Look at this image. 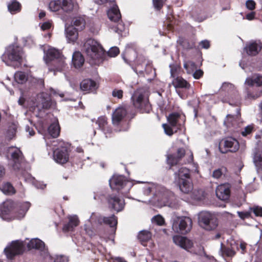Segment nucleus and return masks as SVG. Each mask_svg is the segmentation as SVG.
<instances>
[{"instance_id":"f257e3e1","label":"nucleus","mask_w":262,"mask_h":262,"mask_svg":"<svg viewBox=\"0 0 262 262\" xmlns=\"http://www.w3.org/2000/svg\"><path fill=\"white\" fill-rule=\"evenodd\" d=\"M29 202L18 203L11 200H7L0 207L3 216L10 215L11 217L21 219L24 217L30 207Z\"/></svg>"},{"instance_id":"f03ea898","label":"nucleus","mask_w":262,"mask_h":262,"mask_svg":"<svg viewBox=\"0 0 262 262\" xmlns=\"http://www.w3.org/2000/svg\"><path fill=\"white\" fill-rule=\"evenodd\" d=\"M84 50L92 65L98 66L105 59L106 53L104 49L94 39H88L84 45Z\"/></svg>"},{"instance_id":"7ed1b4c3","label":"nucleus","mask_w":262,"mask_h":262,"mask_svg":"<svg viewBox=\"0 0 262 262\" xmlns=\"http://www.w3.org/2000/svg\"><path fill=\"white\" fill-rule=\"evenodd\" d=\"M133 106L140 113H149L152 110L149 98L145 91L137 90L134 92L131 97Z\"/></svg>"},{"instance_id":"20e7f679","label":"nucleus","mask_w":262,"mask_h":262,"mask_svg":"<svg viewBox=\"0 0 262 262\" xmlns=\"http://www.w3.org/2000/svg\"><path fill=\"white\" fill-rule=\"evenodd\" d=\"M45 59L50 67L51 71H61L65 66L64 58L58 50L55 48L49 49L46 53Z\"/></svg>"},{"instance_id":"39448f33","label":"nucleus","mask_w":262,"mask_h":262,"mask_svg":"<svg viewBox=\"0 0 262 262\" xmlns=\"http://www.w3.org/2000/svg\"><path fill=\"white\" fill-rule=\"evenodd\" d=\"M127 111L123 107H118L113 113L112 123L115 132L127 131L129 128L128 122L125 119Z\"/></svg>"},{"instance_id":"423d86ee","label":"nucleus","mask_w":262,"mask_h":262,"mask_svg":"<svg viewBox=\"0 0 262 262\" xmlns=\"http://www.w3.org/2000/svg\"><path fill=\"white\" fill-rule=\"evenodd\" d=\"M190 176V171L186 167H181L174 173V182L184 193H189L192 190V185L189 180Z\"/></svg>"},{"instance_id":"0eeeda50","label":"nucleus","mask_w":262,"mask_h":262,"mask_svg":"<svg viewBox=\"0 0 262 262\" xmlns=\"http://www.w3.org/2000/svg\"><path fill=\"white\" fill-rule=\"evenodd\" d=\"M245 83L252 87L253 92L247 90V97L249 99H255L262 95V76L257 74L251 77H248Z\"/></svg>"},{"instance_id":"6e6552de","label":"nucleus","mask_w":262,"mask_h":262,"mask_svg":"<svg viewBox=\"0 0 262 262\" xmlns=\"http://www.w3.org/2000/svg\"><path fill=\"white\" fill-rule=\"evenodd\" d=\"M23 48L15 45L9 46L5 52L2 55V60L5 63L9 61H17L21 63L23 60Z\"/></svg>"},{"instance_id":"1a4fd4ad","label":"nucleus","mask_w":262,"mask_h":262,"mask_svg":"<svg viewBox=\"0 0 262 262\" xmlns=\"http://www.w3.org/2000/svg\"><path fill=\"white\" fill-rule=\"evenodd\" d=\"M25 250V242L16 240L12 241L11 244L5 249L4 252L8 259H13L16 255L23 254Z\"/></svg>"},{"instance_id":"9d476101","label":"nucleus","mask_w":262,"mask_h":262,"mask_svg":"<svg viewBox=\"0 0 262 262\" xmlns=\"http://www.w3.org/2000/svg\"><path fill=\"white\" fill-rule=\"evenodd\" d=\"M200 223L205 230L211 231L217 227L218 220L214 214L209 212H204L200 215Z\"/></svg>"},{"instance_id":"9b49d317","label":"nucleus","mask_w":262,"mask_h":262,"mask_svg":"<svg viewBox=\"0 0 262 262\" xmlns=\"http://www.w3.org/2000/svg\"><path fill=\"white\" fill-rule=\"evenodd\" d=\"M239 145L238 141L232 137L223 139L219 143V150L223 154L228 152H235L239 149Z\"/></svg>"},{"instance_id":"f8f14e48","label":"nucleus","mask_w":262,"mask_h":262,"mask_svg":"<svg viewBox=\"0 0 262 262\" xmlns=\"http://www.w3.org/2000/svg\"><path fill=\"white\" fill-rule=\"evenodd\" d=\"M106 199L109 208L116 211L117 212L123 210L125 205V201L124 199L119 195L109 194Z\"/></svg>"},{"instance_id":"ddd939ff","label":"nucleus","mask_w":262,"mask_h":262,"mask_svg":"<svg viewBox=\"0 0 262 262\" xmlns=\"http://www.w3.org/2000/svg\"><path fill=\"white\" fill-rule=\"evenodd\" d=\"M186 155V150L183 147L178 148L176 154H168L166 156V163L169 166V169L179 164Z\"/></svg>"},{"instance_id":"4468645a","label":"nucleus","mask_w":262,"mask_h":262,"mask_svg":"<svg viewBox=\"0 0 262 262\" xmlns=\"http://www.w3.org/2000/svg\"><path fill=\"white\" fill-rule=\"evenodd\" d=\"M192 222L191 219L187 216H183L178 220V222L173 225V228L178 226L179 229L177 231L182 234H185L191 230L192 228Z\"/></svg>"},{"instance_id":"2eb2a0df","label":"nucleus","mask_w":262,"mask_h":262,"mask_svg":"<svg viewBox=\"0 0 262 262\" xmlns=\"http://www.w3.org/2000/svg\"><path fill=\"white\" fill-rule=\"evenodd\" d=\"M262 49V43L260 40H251L246 43L244 51L250 56H255Z\"/></svg>"},{"instance_id":"dca6fc26","label":"nucleus","mask_w":262,"mask_h":262,"mask_svg":"<svg viewBox=\"0 0 262 262\" xmlns=\"http://www.w3.org/2000/svg\"><path fill=\"white\" fill-rule=\"evenodd\" d=\"M9 152L10 154L11 159L13 162L12 165L14 170H18L20 167L23 154L19 148L11 146L9 148Z\"/></svg>"},{"instance_id":"f3484780","label":"nucleus","mask_w":262,"mask_h":262,"mask_svg":"<svg viewBox=\"0 0 262 262\" xmlns=\"http://www.w3.org/2000/svg\"><path fill=\"white\" fill-rule=\"evenodd\" d=\"M54 158L55 161L60 164L66 163L69 158V150L66 147L57 148L54 151Z\"/></svg>"},{"instance_id":"a211bd4d","label":"nucleus","mask_w":262,"mask_h":262,"mask_svg":"<svg viewBox=\"0 0 262 262\" xmlns=\"http://www.w3.org/2000/svg\"><path fill=\"white\" fill-rule=\"evenodd\" d=\"M128 182L125 177L123 176H114L110 180V185L113 189L120 190L123 188Z\"/></svg>"},{"instance_id":"6ab92c4d","label":"nucleus","mask_w":262,"mask_h":262,"mask_svg":"<svg viewBox=\"0 0 262 262\" xmlns=\"http://www.w3.org/2000/svg\"><path fill=\"white\" fill-rule=\"evenodd\" d=\"M216 196L221 200H228L230 195V186L228 183L219 185L216 190Z\"/></svg>"},{"instance_id":"aec40b11","label":"nucleus","mask_w":262,"mask_h":262,"mask_svg":"<svg viewBox=\"0 0 262 262\" xmlns=\"http://www.w3.org/2000/svg\"><path fill=\"white\" fill-rule=\"evenodd\" d=\"M181 118V115L179 113L174 112L170 114L167 119L170 126L177 127V130H182L185 120H183V124H182L179 122Z\"/></svg>"},{"instance_id":"412c9836","label":"nucleus","mask_w":262,"mask_h":262,"mask_svg":"<svg viewBox=\"0 0 262 262\" xmlns=\"http://www.w3.org/2000/svg\"><path fill=\"white\" fill-rule=\"evenodd\" d=\"M172 240L176 245L185 250L191 249L193 246V243L191 241L181 235L173 236Z\"/></svg>"},{"instance_id":"4be33fe9","label":"nucleus","mask_w":262,"mask_h":262,"mask_svg":"<svg viewBox=\"0 0 262 262\" xmlns=\"http://www.w3.org/2000/svg\"><path fill=\"white\" fill-rule=\"evenodd\" d=\"M240 111L241 109L239 108L236 109L237 115L235 117L232 115H228L227 116L224 123L228 128H230L233 127L235 128L238 126L239 117L241 116Z\"/></svg>"},{"instance_id":"5701e85b","label":"nucleus","mask_w":262,"mask_h":262,"mask_svg":"<svg viewBox=\"0 0 262 262\" xmlns=\"http://www.w3.org/2000/svg\"><path fill=\"white\" fill-rule=\"evenodd\" d=\"M80 86L82 91L88 92H95L97 88L95 81L91 79L83 80L81 82Z\"/></svg>"},{"instance_id":"b1692460","label":"nucleus","mask_w":262,"mask_h":262,"mask_svg":"<svg viewBox=\"0 0 262 262\" xmlns=\"http://www.w3.org/2000/svg\"><path fill=\"white\" fill-rule=\"evenodd\" d=\"M79 221L76 216H70L68 223L63 225L62 231L64 232L73 231L75 228L79 225Z\"/></svg>"},{"instance_id":"393cba45","label":"nucleus","mask_w":262,"mask_h":262,"mask_svg":"<svg viewBox=\"0 0 262 262\" xmlns=\"http://www.w3.org/2000/svg\"><path fill=\"white\" fill-rule=\"evenodd\" d=\"M85 59L82 54L79 51L75 52L72 56V64L73 67L77 69L81 68L84 63Z\"/></svg>"},{"instance_id":"a878e982","label":"nucleus","mask_w":262,"mask_h":262,"mask_svg":"<svg viewBox=\"0 0 262 262\" xmlns=\"http://www.w3.org/2000/svg\"><path fill=\"white\" fill-rule=\"evenodd\" d=\"M117 220V217L114 214H113L109 217H100L98 221L100 224L103 223L108 225L110 227H116L118 223Z\"/></svg>"},{"instance_id":"bb28decb","label":"nucleus","mask_w":262,"mask_h":262,"mask_svg":"<svg viewBox=\"0 0 262 262\" xmlns=\"http://www.w3.org/2000/svg\"><path fill=\"white\" fill-rule=\"evenodd\" d=\"M122 56L125 62L128 64H130L131 62L137 57V54L136 51L131 48L126 49L124 53L122 54Z\"/></svg>"},{"instance_id":"cd10ccee","label":"nucleus","mask_w":262,"mask_h":262,"mask_svg":"<svg viewBox=\"0 0 262 262\" xmlns=\"http://www.w3.org/2000/svg\"><path fill=\"white\" fill-rule=\"evenodd\" d=\"M107 16L112 21H119L121 18V15L118 6L111 8L107 12Z\"/></svg>"},{"instance_id":"c85d7f7f","label":"nucleus","mask_w":262,"mask_h":262,"mask_svg":"<svg viewBox=\"0 0 262 262\" xmlns=\"http://www.w3.org/2000/svg\"><path fill=\"white\" fill-rule=\"evenodd\" d=\"M173 84L176 88H184L189 89L190 84L185 79L180 76L176 78L173 82Z\"/></svg>"},{"instance_id":"c756f323","label":"nucleus","mask_w":262,"mask_h":262,"mask_svg":"<svg viewBox=\"0 0 262 262\" xmlns=\"http://www.w3.org/2000/svg\"><path fill=\"white\" fill-rule=\"evenodd\" d=\"M27 246L29 250L32 249L42 250L45 247V243L38 238H35L30 241Z\"/></svg>"},{"instance_id":"7c9ffc66","label":"nucleus","mask_w":262,"mask_h":262,"mask_svg":"<svg viewBox=\"0 0 262 262\" xmlns=\"http://www.w3.org/2000/svg\"><path fill=\"white\" fill-rule=\"evenodd\" d=\"M178 43L184 49L190 50L195 48V42L193 41H189L188 39L180 37L177 40Z\"/></svg>"},{"instance_id":"2f4dec72","label":"nucleus","mask_w":262,"mask_h":262,"mask_svg":"<svg viewBox=\"0 0 262 262\" xmlns=\"http://www.w3.org/2000/svg\"><path fill=\"white\" fill-rule=\"evenodd\" d=\"M0 189L5 194L13 195L16 193V190L10 182H4L0 186Z\"/></svg>"},{"instance_id":"473e14b6","label":"nucleus","mask_w":262,"mask_h":262,"mask_svg":"<svg viewBox=\"0 0 262 262\" xmlns=\"http://www.w3.org/2000/svg\"><path fill=\"white\" fill-rule=\"evenodd\" d=\"M50 135L54 138H57L59 136L60 132V127L59 123L54 122L50 124L48 129Z\"/></svg>"},{"instance_id":"72a5a7b5","label":"nucleus","mask_w":262,"mask_h":262,"mask_svg":"<svg viewBox=\"0 0 262 262\" xmlns=\"http://www.w3.org/2000/svg\"><path fill=\"white\" fill-rule=\"evenodd\" d=\"M66 37L69 42H74L78 38V32L75 28L69 27L66 29Z\"/></svg>"},{"instance_id":"f704fd0d","label":"nucleus","mask_w":262,"mask_h":262,"mask_svg":"<svg viewBox=\"0 0 262 262\" xmlns=\"http://www.w3.org/2000/svg\"><path fill=\"white\" fill-rule=\"evenodd\" d=\"M227 169L226 167L222 166L216 169H215L213 172L212 176L213 178L219 179L223 177H225L227 174Z\"/></svg>"},{"instance_id":"c9c22d12","label":"nucleus","mask_w":262,"mask_h":262,"mask_svg":"<svg viewBox=\"0 0 262 262\" xmlns=\"http://www.w3.org/2000/svg\"><path fill=\"white\" fill-rule=\"evenodd\" d=\"M61 9L66 12L73 10L74 4L72 0H60Z\"/></svg>"},{"instance_id":"e433bc0d","label":"nucleus","mask_w":262,"mask_h":262,"mask_svg":"<svg viewBox=\"0 0 262 262\" xmlns=\"http://www.w3.org/2000/svg\"><path fill=\"white\" fill-rule=\"evenodd\" d=\"M8 8L9 11L14 14L20 11L21 5L16 0H13L8 5Z\"/></svg>"},{"instance_id":"4c0bfd02","label":"nucleus","mask_w":262,"mask_h":262,"mask_svg":"<svg viewBox=\"0 0 262 262\" xmlns=\"http://www.w3.org/2000/svg\"><path fill=\"white\" fill-rule=\"evenodd\" d=\"M221 251L223 256L227 257H233L235 254V252L231 247L225 246L223 244H221Z\"/></svg>"},{"instance_id":"58836bf2","label":"nucleus","mask_w":262,"mask_h":262,"mask_svg":"<svg viewBox=\"0 0 262 262\" xmlns=\"http://www.w3.org/2000/svg\"><path fill=\"white\" fill-rule=\"evenodd\" d=\"M151 233L149 231H142L138 234V239L142 245H144L151 238Z\"/></svg>"},{"instance_id":"ea45409f","label":"nucleus","mask_w":262,"mask_h":262,"mask_svg":"<svg viewBox=\"0 0 262 262\" xmlns=\"http://www.w3.org/2000/svg\"><path fill=\"white\" fill-rule=\"evenodd\" d=\"M184 68L186 70L187 73L192 74L196 69L197 66L195 63L191 60H188L184 62Z\"/></svg>"},{"instance_id":"a19ab883","label":"nucleus","mask_w":262,"mask_h":262,"mask_svg":"<svg viewBox=\"0 0 262 262\" xmlns=\"http://www.w3.org/2000/svg\"><path fill=\"white\" fill-rule=\"evenodd\" d=\"M52 105V101L50 97H42L41 99L40 103H39V106L42 109L49 110L51 108Z\"/></svg>"},{"instance_id":"79ce46f5","label":"nucleus","mask_w":262,"mask_h":262,"mask_svg":"<svg viewBox=\"0 0 262 262\" xmlns=\"http://www.w3.org/2000/svg\"><path fill=\"white\" fill-rule=\"evenodd\" d=\"M96 123L98 124L99 128L102 130L107 126V118L104 116H100L98 118Z\"/></svg>"},{"instance_id":"37998d69","label":"nucleus","mask_w":262,"mask_h":262,"mask_svg":"<svg viewBox=\"0 0 262 262\" xmlns=\"http://www.w3.org/2000/svg\"><path fill=\"white\" fill-rule=\"evenodd\" d=\"M16 81L18 83L23 84L27 80V77L24 72H17L14 75Z\"/></svg>"},{"instance_id":"c03bdc74","label":"nucleus","mask_w":262,"mask_h":262,"mask_svg":"<svg viewBox=\"0 0 262 262\" xmlns=\"http://www.w3.org/2000/svg\"><path fill=\"white\" fill-rule=\"evenodd\" d=\"M49 7L52 11H58L61 9L60 0L51 1L49 4Z\"/></svg>"},{"instance_id":"a18cd8bd","label":"nucleus","mask_w":262,"mask_h":262,"mask_svg":"<svg viewBox=\"0 0 262 262\" xmlns=\"http://www.w3.org/2000/svg\"><path fill=\"white\" fill-rule=\"evenodd\" d=\"M152 222L159 226H163L165 224L164 219L161 215H157L152 218Z\"/></svg>"},{"instance_id":"49530a36","label":"nucleus","mask_w":262,"mask_h":262,"mask_svg":"<svg viewBox=\"0 0 262 262\" xmlns=\"http://www.w3.org/2000/svg\"><path fill=\"white\" fill-rule=\"evenodd\" d=\"M73 24L75 26L79 27L80 29H83L85 27V23L83 18L77 17L73 20Z\"/></svg>"},{"instance_id":"de8ad7c7","label":"nucleus","mask_w":262,"mask_h":262,"mask_svg":"<svg viewBox=\"0 0 262 262\" xmlns=\"http://www.w3.org/2000/svg\"><path fill=\"white\" fill-rule=\"evenodd\" d=\"M120 52L119 49L117 47L111 48L107 52V55L110 57H115Z\"/></svg>"},{"instance_id":"09e8293b","label":"nucleus","mask_w":262,"mask_h":262,"mask_svg":"<svg viewBox=\"0 0 262 262\" xmlns=\"http://www.w3.org/2000/svg\"><path fill=\"white\" fill-rule=\"evenodd\" d=\"M166 0H153V5L154 8L158 11H160L163 7Z\"/></svg>"},{"instance_id":"8fccbe9b","label":"nucleus","mask_w":262,"mask_h":262,"mask_svg":"<svg viewBox=\"0 0 262 262\" xmlns=\"http://www.w3.org/2000/svg\"><path fill=\"white\" fill-rule=\"evenodd\" d=\"M250 210L252 211L256 216L262 217V207L256 206L250 207Z\"/></svg>"},{"instance_id":"3c124183","label":"nucleus","mask_w":262,"mask_h":262,"mask_svg":"<svg viewBox=\"0 0 262 262\" xmlns=\"http://www.w3.org/2000/svg\"><path fill=\"white\" fill-rule=\"evenodd\" d=\"M115 23H117V25L115 27L116 32L118 34H121L125 30V25L122 23L121 18L119 21Z\"/></svg>"},{"instance_id":"603ef678","label":"nucleus","mask_w":262,"mask_h":262,"mask_svg":"<svg viewBox=\"0 0 262 262\" xmlns=\"http://www.w3.org/2000/svg\"><path fill=\"white\" fill-rule=\"evenodd\" d=\"M104 134L106 136V138H111L114 135V131L112 127L108 126V125L106 126L102 130Z\"/></svg>"},{"instance_id":"864d4df0","label":"nucleus","mask_w":262,"mask_h":262,"mask_svg":"<svg viewBox=\"0 0 262 262\" xmlns=\"http://www.w3.org/2000/svg\"><path fill=\"white\" fill-rule=\"evenodd\" d=\"M112 96L113 97L117 98L119 99H121L123 96V91L122 90L115 89L112 91Z\"/></svg>"},{"instance_id":"5fc2aeb1","label":"nucleus","mask_w":262,"mask_h":262,"mask_svg":"<svg viewBox=\"0 0 262 262\" xmlns=\"http://www.w3.org/2000/svg\"><path fill=\"white\" fill-rule=\"evenodd\" d=\"M162 126L166 135L171 136L173 134V132L171 126L167 124H163Z\"/></svg>"},{"instance_id":"6e6d98bb","label":"nucleus","mask_w":262,"mask_h":262,"mask_svg":"<svg viewBox=\"0 0 262 262\" xmlns=\"http://www.w3.org/2000/svg\"><path fill=\"white\" fill-rule=\"evenodd\" d=\"M237 214L238 216L242 220L251 217V213L250 211H238Z\"/></svg>"},{"instance_id":"4d7b16f0","label":"nucleus","mask_w":262,"mask_h":262,"mask_svg":"<svg viewBox=\"0 0 262 262\" xmlns=\"http://www.w3.org/2000/svg\"><path fill=\"white\" fill-rule=\"evenodd\" d=\"M246 6L248 9L252 11L255 9L256 3L253 0H248Z\"/></svg>"},{"instance_id":"13d9d810","label":"nucleus","mask_w":262,"mask_h":262,"mask_svg":"<svg viewBox=\"0 0 262 262\" xmlns=\"http://www.w3.org/2000/svg\"><path fill=\"white\" fill-rule=\"evenodd\" d=\"M253 129V126L248 125L244 128V130L242 132V135L245 137L248 135L252 133Z\"/></svg>"},{"instance_id":"bf43d9fd","label":"nucleus","mask_w":262,"mask_h":262,"mask_svg":"<svg viewBox=\"0 0 262 262\" xmlns=\"http://www.w3.org/2000/svg\"><path fill=\"white\" fill-rule=\"evenodd\" d=\"M204 72L201 70H195L193 73V76L196 79H199L203 75Z\"/></svg>"},{"instance_id":"052dcab7","label":"nucleus","mask_w":262,"mask_h":262,"mask_svg":"<svg viewBox=\"0 0 262 262\" xmlns=\"http://www.w3.org/2000/svg\"><path fill=\"white\" fill-rule=\"evenodd\" d=\"M200 45L202 48L207 49L209 48L210 46V42L207 40H204L200 42Z\"/></svg>"},{"instance_id":"680f3d73","label":"nucleus","mask_w":262,"mask_h":262,"mask_svg":"<svg viewBox=\"0 0 262 262\" xmlns=\"http://www.w3.org/2000/svg\"><path fill=\"white\" fill-rule=\"evenodd\" d=\"M254 160L256 163L262 162V155L258 153L256 154L254 156Z\"/></svg>"},{"instance_id":"e2e57ef3","label":"nucleus","mask_w":262,"mask_h":262,"mask_svg":"<svg viewBox=\"0 0 262 262\" xmlns=\"http://www.w3.org/2000/svg\"><path fill=\"white\" fill-rule=\"evenodd\" d=\"M256 15V13L254 11H252L250 13H248L246 15V18L249 20H252L254 19Z\"/></svg>"},{"instance_id":"0e129e2a","label":"nucleus","mask_w":262,"mask_h":262,"mask_svg":"<svg viewBox=\"0 0 262 262\" xmlns=\"http://www.w3.org/2000/svg\"><path fill=\"white\" fill-rule=\"evenodd\" d=\"M51 27V24L49 22H45L43 23L41 26V29L42 30H47Z\"/></svg>"},{"instance_id":"69168bd1","label":"nucleus","mask_w":262,"mask_h":262,"mask_svg":"<svg viewBox=\"0 0 262 262\" xmlns=\"http://www.w3.org/2000/svg\"><path fill=\"white\" fill-rule=\"evenodd\" d=\"M247 244L245 242H241L239 244V248L241 249L242 253L244 254L246 252Z\"/></svg>"},{"instance_id":"338daca9","label":"nucleus","mask_w":262,"mask_h":262,"mask_svg":"<svg viewBox=\"0 0 262 262\" xmlns=\"http://www.w3.org/2000/svg\"><path fill=\"white\" fill-rule=\"evenodd\" d=\"M6 174V168L3 165H0V179L4 178Z\"/></svg>"},{"instance_id":"774afa93","label":"nucleus","mask_w":262,"mask_h":262,"mask_svg":"<svg viewBox=\"0 0 262 262\" xmlns=\"http://www.w3.org/2000/svg\"><path fill=\"white\" fill-rule=\"evenodd\" d=\"M114 1V0H95V2L96 3L99 5H102L105 4L107 2H112Z\"/></svg>"}]
</instances>
